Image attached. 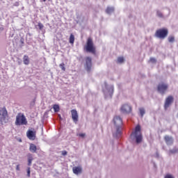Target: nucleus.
Segmentation results:
<instances>
[{"instance_id": "c85d7f7f", "label": "nucleus", "mask_w": 178, "mask_h": 178, "mask_svg": "<svg viewBox=\"0 0 178 178\" xmlns=\"http://www.w3.org/2000/svg\"><path fill=\"white\" fill-rule=\"evenodd\" d=\"M165 178H175L173 176L170 174H168L165 176Z\"/></svg>"}, {"instance_id": "9d476101", "label": "nucleus", "mask_w": 178, "mask_h": 178, "mask_svg": "<svg viewBox=\"0 0 178 178\" xmlns=\"http://www.w3.org/2000/svg\"><path fill=\"white\" fill-rule=\"evenodd\" d=\"M86 70L88 72H90L91 70V67L92 66V60L90 57H86Z\"/></svg>"}, {"instance_id": "f704fd0d", "label": "nucleus", "mask_w": 178, "mask_h": 178, "mask_svg": "<svg viewBox=\"0 0 178 178\" xmlns=\"http://www.w3.org/2000/svg\"><path fill=\"white\" fill-rule=\"evenodd\" d=\"M0 30H3V28H0Z\"/></svg>"}, {"instance_id": "423d86ee", "label": "nucleus", "mask_w": 178, "mask_h": 178, "mask_svg": "<svg viewBox=\"0 0 178 178\" xmlns=\"http://www.w3.org/2000/svg\"><path fill=\"white\" fill-rule=\"evenodd\" d=\"M0 122L1 124L8 123V111L6 107H3L0 109Z\"/></svg>"}, {"instance_id": "ddd939ff", "label": "nucleus", "mask_w": 178, "mask_h": 178, "mask_svg": "<svg viewBox=\"0 0 178 178\" xmlns=\"http://www.w3.org/2000/svg\"><path fill=\"white\" fill-rule=\"evenodd\" d=\"M26 136L29 140H35V131L29 130L26 132Z\"/></svg>"}, {"instance_id": "7ed1b4c3", "label": "nucleus", "mask_w": 178, "mask_h": 178, "mask_svg": "<svg viewBox=\"0 0 178 178\" xmlns=\"http://www.w3.org/2000/svg\"><path fill=\"white\" fill-rule=\"evenodd\" d=\"M15 125L16 126L27 125V119L26 118V116H24V114L22 113H19L17 115L16 120H15Z\"/></svg>"}, {"instance_id": "4be33fe9", "label": "nucleus", "mask_w": 178, "mask_h": 178, "mask_svg": "<svg viewBox=\"0 0 178 178\" xmlns=\"http://www.w3.org/2000/svg\"><path fill=\"white\" fill-rule=\"evenodd\" d=\"M59 67H60L61 70H63V72H65L66 71V67H65V63H62L59 65Z\"/></svg>"}, {"instance_id": "393cba45", "label": "nucleus", "mask_w": 178, "mask_h": 178, "mask_svg": "<svg viewBox=\"0 0 178 178\" xmlns=\"http://www.w3.org/2000/svg\"><path fill=\"white\" fill-rule=\"evenodd\" d=\"M38 26L39 27V29H40V30H42V29H44V24H42L41 22H39V23L38 24Z\"/></svg>"}, {"instance_id": "6ab92c4d", "label": "nucleus", "mask_w": 178, "mask_h": 178, "mask_svg": "<svg viewBox=\"0 0 178 178\" xmlns=\"http://www.w3.org/2000/svg\"><path fill=\"white\" fill-rule=\"evenodd\" d=\"M69 42L72 44H74V35L73 33L70 34Z\"/></svg>"}, {"instance_id": "f8f14e48", "label": "nucleus", "mask_w": 178, "mask_h": 178, "mask_svg": "<svg viewBox=\"0 0 178 178\" xmlns=\"http://www.w3.org/2000/svg\"><path fill=\"white\" fill-rule=\"evenodd\" d=\"M72 172L74 175H81L83 173V168H81V165L73 167Z\"/></svg>"}, {"instance_id": "6e6552de", "label": "nucleus", "mask_w": 178, "mask_h": 178, "mask_svg": "<svg viewBox=\"0 0 178 178\" xmlns=\"http://www.w3.org/2000/svg\"><path fill=\"white\" fill-rule=\"evenodd\" d=\"M174 98L173 96L172 95H169L166 99H165V104H164V109H168V108H169L170 106V105H172V103L174 101Z\"/></svg>"}, {"instance_id": "9b49d317", "label": "nucleus", "mask_w": 178, "mask_h": 178, "mask_svg": "<svg viewBox=\"0 0 178 178\" xmlns=\"http://www.w3.org/2000/svg\"><path fill=\"white\" fill-rule=\"evenodd\" d=\"M121 111L123 113H130L131 112V106L129 104H124L121 107Z\"/></svg>"}, {"instance_id": "2f4dec72", "label": "nucleus", "mask_w": 178, "mask_h": 178, "mask_svg": "<svg viewBox=\"0 0 178 178\" xmlns=\"http://www.w3.org/2000/svg\"><path fill=\"white\" fill-rule=\"evenodd\" d=\"M16 170H20V165H17V166H16Z\"/></svg>"}, {"instance_id": "bb28decb", "label": "nucleus", "mask_w": 178, "mask_h": 178, "mask_svg": "<svg viewBox=\"0 0 178 178\" xmlns=\"http://www.w3.org/2000/svg\"><path fill=\"white\" fill-rule=\"evenodd\" d=\"M26 172H27V177H30V176H31L30 175V173H31L30 167L27 168Z\"/></svg>"}, {"instance_id": "b1692460", "label": "nucleus", "mask_w": 178, "mask_h": 178, "mask_svg": "<svg viewBox=\"0 0 178 178\" xmlns=\"http://www.w3.org/2000/svg\"><path fill=\"white\" fill-rule=\"evenodd\" d=\"M168 41L169 42H175V36H169Z\"/></svg>"}, {"instance_id": "c756f323", "label": "nucleus", "mask_w": 178, "mask_h": 178, "mask_svg": "<svg viewBox=\"0 0 178 178\" xmlns=\"http://www.w3.org/2000/svg\"><path fill=\"white\" fill-rule=\"evenodd\" d=\"M78 136L79 137H81L83 138L86 137V134H79Z\"/></svg>"}, {"instance_id": "f03ea898", "label": "nucleus", "mask_w": 178, "mask_h": 178, "mask_svg": "<svg viewBox=\"0 0 178 178\" xmlns=\"http://www.w3.org/2000/svg\"><path fill=\"white\" fill-rule=\"evenodd\" d=\"M114 124L116 127V136H120V133H122V126L123 124V120L119 116H115L113 118Z\"/></svg>"}, {"instance_id": "f3484780", "label": "nucleus", "mask_w": 178, "mask_h": 178, "mask_svg": "<svg viewBox=\"0 0 178 178\" xmlns=\"http://www.w3.org/2000/svg\"><path fill=\"white\" fill-rule=\"evenodd\" d=\"M23 62L24 65H29L30 64V58L29 56H24L23 57Z\"/></svg>"}, {"instance_id": "aec40b11", "label": "nucleus", "mask_w": 178, "mask_h": 178, "mask_svg": "<svg viewBox=\"0 0 178 178\" xmlns=\"http://www.w3.org/2000/svg\"><path fill=\"white\" fill-rule=\"evenodd\" d=\"M139 111H140V115L141 118H143L144 115H145V109H144V108H140Z\"/></svg>"}, {"instance_id": "5701e85b", "label": "nucleus", "mask_w": 178, "mask_h": 178, "mask_svg": "<svg viewBox=\"0 0 178 178\" xmlns=\"http://www.w3.org/2000/svg\"><path fill=\"white\" fill-rule=\"evenodd\" d=\"M117 62L118 63H123L124 62V58L123 57H118Z\"/></svg>"}, {"instance_id": "4468645a", "label": "nucleus", "mask_w": 178, "mask_h": 178, "mask_svg": "<svg viewBox=\"0 0 178 178\" xmlns=\"http://www.w3.org/2000/svg\"><path fill=\"white\" fill-rule=\"evenodd\" d=\"M164 140L167 145H172L173 144V138H172V136H165Z\"/></svg>"}, {"instance_id": "473e14b6", "label": "nucleus", "mask_w": 178, "mask_h": 178, "mask_svg": "<svg viewBox=\"0 0 178 178\" xmlns=\"http://www.w3.org/2000/svg\"><path fill=\"white\" fill-rule=\"evenodd\" d=\"M157 16H159V17H163L162 13H161L159 12L157 13Z\"/></svg>"}, {"instance_id": "cd10ccee", "label": "nucleus", "mask_w": 178, "mask_h": 178, "mask_svg": "<svg viewBox=\"0 0 178 178\" xmlns=\"http://www.w3.org/2000/svg\"><path fill=\"white\" fill-rule=\"evenodd\" d=\"M149 61L152 62V63H156V60L154 58H151Z\"/></svg>"}, {"instance_id": "2eb2a0df", "label": "nucleus", "mask_w": 178, "mask_h": 178, "mask_svg": "<svg viewBox=\"0 0 178 178\" xmlns=\"http://www.w3.org/2000/svg\"><path fill=\"white\" fill-rule=\"evenodd\" d=\"M29 151L33 154L37 152V146L33 143H31L29 146Z\"/></svg>"}, {"instance_id": "20e7f679", "label": "nucleus", "mask_w": 178, "mask_h": 178, "mask_svg": "<svg viewBox=\"0 0 178 178\" xmlns=\"http://www.w3.org/2000/svg\"><path fill=\"white\" fill-rule=\"evenodd\" d=\"M131 136H134L136 138V143L138 144L143 141V135H141V127L137 125L135 128V131L131 134Z\"/></svg>"}, {"instance_id": "39448f33", "label": "nucleus", "mask_w": 178, "mask_h": 178, "mask_svg": "<svg viewBox=\"0 0 178 178\" xmlns=\"http://www.w3.org/2000/svg\"><path fill=\"white\" fill-rule=\"evenodd\" d=\"M168 34H169V31L168 29L163 28L158 29L155 33V37L157 38H161V40H165L166 37H168Z\"/></svg>"}, {"instance_id": "7c9ffc66", "label": "nucleus", "mask_w": 178, "mask_h": 178, "mask_svg": "<svg viewBox=\"0 0 178 178\" xmlns=\"http://www.w3.org/2000/svg\"><path fill=\"white\" fill-rule=\"evenodd\" d=\"M62 155H63V156L67 155V152L66 150H63V151L62 152Z\"/></svg>"}, {"instance_id": "a878e982", "label": "nucleus", "mask_w": 178, "mask_h": 178, "mask_svg": "<svg viewBox=\"0 0 178 178\" xmlns=\"http://www.w3.org/2000/svg\"><path fill=\"white\" fill-rule=\"evenodd\" d=\"M113 91H114V89H113V86H111L109 90H108V92H110V94H113Z\"/></svg>"}, {"instance_id": "1a4fd4ad", "label": "nucleus", "mask_w": 178, "mask_h": 178, "mask_svg": "<svg viewBox=\"0 0 178 178\" xmlns=\"http://www.w3.org/2000/svg\"><path fill=\"white\" fill-rule=\"evenodd\" d=\"M71 118L74 123L77 124V122H79V113H77V110H71Z\"/></svg>"}, {"instance_id": "dca6fc26", "label": "nucleus", "mask_w": 178, "mask_h": 178, "mask_svg": "<svg viewBox=\"0 0 178 178\" xmlns=\"http://www.w3.org/2000/svg\"><path fill=\"white\" fill-rule=\"evenodd\" d=\"M27 157H28V166H31V163L34 159V158H33V154L29 153L28 154Z\"/></svg>"}, {"instance_id": "a211bd4d", "label": "nucleus", "mask_w": 178, "mask_h": 178, "mask_svg": "<svg viewBox=\"0 0 178 178\" xmlns=\"http://www.w3.org/2000/svg\"><path fill=\"white\" fill-rule=\"evenodd\" d=\"M115 12V8L113 7H108L106 9V13H108V15H111V13H113Z\"/></svg>"}, {"instance_id": "412c9836", "label": "nucleus", "mask_w": 178, "mask_h": 178, "mask_svg": "<svg viewBox=\"0 0 178 178\" xmlns=\"http://www.w3.org/2000/svg\"><path fill=\"white\" fill-rule=\"evenodd\" d=\"M53 108H54V112H59V111H60V108H59V105H58V104H54L53 106Z\"/></svg>"}, {"instance_id": "72a5a7b5", "label": "nucleus", "mask_w": 178, "mask_h": 178, "mask_svg": "<svg viewBox=\"0 0 178 178\" xmlns=\"http://www.w3.org/2000/svg\"><path fill=\"white\" fill-rule=\"evenodd\" d=\"M43 1V2H47V0H42Z\"/></svg>"}, {"instance_id": "f257e3e1", "label": "nucleus", "mask_w": 178, "mask_h": 178, "mask_svg": "<svg viewBox=\"0 0 178 178\" xmlns=\"http://www.w3.org/2000/svg\"><path fill=\"white\" fill-rule=\"evenodd\" d=\"M84 49L86 51V52H90V54H95V52L97 51V49L95 46L94 45V42L92 41V38H88L86 41V44L84 47Z\"/></svg>"}, {"instance_id": "0eeeda50", "label": "nucleus", "mask_w": 178, "mask_h": 178, "mask_svg": "<svg viewBox=\"0 0 178 178\" xmlns=\"http://www.w3.org/2000/svg\"><path fill=\"white\" fill-rule=\"evenodd\" d=\"M168 88H169V85H168L167 83H165L164 82H161V83H159V85L157 86V91L160 94L163 95L168 91Z\"/></svg>"}]
</instances>
